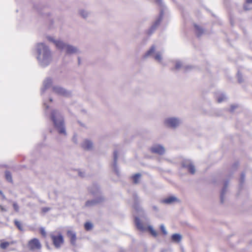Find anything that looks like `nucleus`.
Segmentation results:
<instances>
[{
    "label": "nucleus",
    "instance_id": "nucleus-1",
    "mask_svg": "<svg viewBox=\"0 0 252 252\" xmlns=\"http://www.w3.org/2000/svg\"><path fill=\"white\" fill-rule=\"evenodd\" d=\"M36 59L39 64L43 67L49 65L53 61V55L49 47L44 43H38L35 45Z\"/></svg>",
    "mask_w": 252,
    "mask_h": 252
},
{
    "label": "nucleus",
    "instance_id": "nucleus-2",
    "mask_svg": "<svg viewBox=\"0 0 252 252\" xmlns=\"http://www.w3.org/2000/svg\"><path fill=\"white\" fill-rule=\"evenodd\" d=\"M46 39L49 42L54 44L57 49L64 51L67 55L75 54L78 51L76 47L64 42L60 39H56L54 36L47 35Z\"/></svg>",
    "mask_w": 252,
    "mask_h": 252
},
{
    "label": "nucleus",
    "instance_id": "nucleus-3",
    "mask_svg": "<svg viewBox=\"0 0 252 252\" xmlns=\"http://www.w3.org/2000/svg\"><path fill=\"white\" fill-rule=\"evenodd\" d=\"M51 119L54 126L58 132L61 134L65 135L66 131L64 125L63 119L59 112L53 110L52 112Z\"/></svg>",
    "mask_w": 252,
    "mask_h": 252
},
{
    "label": "nucleus",
    "instance_id": "nucleus-4",
    "mask_svg": "<svg viewBox=\"0 0 252 252\" xmlns=\"http://www.w3.org/2000/svg\"><path fill=\"white\" fill-rule=\"evenodd\" d=\"M182 120L177 117H168L165 118L163 121L164 126L168 128L176 129L182 124Z\"/></svg>",
    "mask_w": 252,
    "mask_h": 252
},
{
    "label": "nucleus",
    "instance_id": "nucleus-5",
    "mask_svg": "<svg viewBox=\"0 0 252 252\" xmlns=\"http://www.w3.org/2000/svg\"><path fill=\"white\" fill-rule=\"evenodd\" d=\"M163 52L158 51L155 46H152L145 54V57L152 56L154 59L159 63H162Z\"/></svg>",
    "mask_w": 252,
    "mask_h": 252
},
{
    "label": "nucleus",
    "instance_id": "nucleus-6",
    "mask_svg": "<svg viewBox=\"0 0 252 252\" xmlns=\"http://www.w3.org/2000/svg\"><path fill=\"white\" fill-rule=\"evenodd\" d=\"M135 223L137 228L140 231H144L148 230L153 236L156 237L158 235V233L151 225H148L147 227L143 225L137 217H135Z\"/></svg>",
    "mask_w": 252,
    "mask_h": 252
},
{
    "label": "nucleus",
    "instance_id": "nucleus-7",
    "mask_svg": "<svg viewBox=\"0 0 252 252\" xmlns=\"http://www.w3.org/2000/svg\"><path fill=\"white\" fill-rule=\"evenodd\" d=\"M51 237L53 241L54 246L56 248H59L63 243V239L62 235L60 234L55 235L54 233L51 234Z\"/></svg>",
    "mask_w": 252,
    "mask_h": 252
},
{
    "label": "nucleus",
    "instance_id": "nucleus-8",
    "mask_svg": "<svg viewBox=\"0 0 252 252\" xmlns=\"http://www.w3.org/2000/svg\"><path fill=\"white\" fill-rule=\"evenodd\" d=\"M41 245L39 240L36 238L31 240L28 244V248L31 250L35 251L39 250Z\"/></svg>",
    "mask_w": 252,
    "mask_h": 252
},
{
    "label": "nucleus",
    "instance_id": "nucleus-9",
    "mask_svg": "<svg viewBox=\"0 0 252 252\" xmlns=\"http://www.w3.org/2000/svg\"><path fill=\"white\" fill-rule=\"evenodd\" d=\"M183 166L186 168L191 174L195 172V168L190 160L186 159L183 162Z\"/></svg>",
    "mask_w": 252,
    "mask_h": 252
},
{
    "label": "nucleus",
    "instance_id": "nucleus-10",
    "mask_svg": "<svg viewBox=\"0 0 252 252\" xmlns=\"http://www.w3.org/2000/svg\"><path fill=\"white\" fill-rule=\"evenodd\" d=\"M52 89L53 93L58 95L67 96L68 94V93L65 89L60 86H54Z\"/></svg>",
    "mask_w": 252,
    "mask_h": 252
},
{
    "label": "nucleus",
    "instance_id": "nucleus-11",
    "mask_svg": "<svg viewBox=\"0 0 252 252\" xmlns=\"http://www.w3.org/2000/svg\"><path fill=\"white\" fill-rule=\"evenodd\" d=\"M161 202L167 204H172L180 202V200L175 196H169L163 199Z\"/></svg>",
    "mask_w": 252,
    "mask_h": 252
},
{
    "label": "nucleus",
    "instance_id": "nucleus-12",
    "mask_svg": "<svg viewBox=\"0 0 252 252\" xmlns=\"http://www.w3.org/2000/svg\"><path fill=\"white\" fill-rule=\"evenodd\" d=\"M151 151L152 153L162 155L165 152L164 148L160 145H156L151 148Z\"/></svg>",
    "mask_w": 252,
    "mask_h": 252
},
{
    "label": "nucleus",
    "instance_id": "nucleus-13",
    "mask_svg": "<svg viewBox=\"0 0 252 252\" xmlns=\"http://www.w3.org/2000/svg\"><path fill=\"white\" fill-rule=\"evenodd\" d=\"M82 147L87 150H92L93 148V142L89 139H85L82 144Z\"/></svg>",
    "mask_w": 252,
    "mask_h": 252
},
{
    "label": "nucleus",
    "instance_id": "nucleus-14",
    "mask_svg": "<svg viewBox=\"0 0 252 252\" xmlns=\"http://www.w3.org/2000/svg\"><path fill=\"white\" fill-rule=\"evenodd\" d=\"M52 84V80L50 78L46 79L43 84V87L41 89L42 93H43L47 89H48Z\"/></svg>",
    "mask_w": 252,
    "mask_h": 252
},
{
    "label": "nucleus",
    "instance_id": "nucleus-15",
    "mask_svg": "<svg viewBox=\"0 0 252 252\" xmlns=\"http://www.w3.org/2000/svg\"><path fill=\"white\" fill-rule=\"evenodd\" d=\"M78 12L79 15L84 19L87 18L90 15V12L83 8L79 9Z\"/></svg>",
    "mask_w": 252,
    "mask_h": 252
},
{
    "label": "nucleus",
    "instance_id": "nucleus-16",
    "mask_svg": "<svg viewBox=\"0 0 252 252\" xmlns=\"http://www.w3.org/2000/svg\"><path fill=\"white\" fill-rule=\"evenodd\" d=\"M67 236L70 238L71 243L73 244L76 240L75 234L73 231H68L67 232Z\"/></svg>",
    "mask_w": 252,
    "mask_h": 252
},
{
    "label": "nucleus",
    "instance_id": "nucleus-17",
    "mask_svg": "<svg viewBox=\"0 0 252 252\" xmlns=\"http://www.w3.org/2000/svg\"><path fill=\"white\" fill-rule=\"evenodd\" d=\"M172 240L175 242H179L181 241L182 237L179 234H174L172 236Z\"/></svg>",
    "mask_w": 252,
    "mask_h": 252
},
{
    "label": "nucleus",
    "instance_id": "nucleus-18",
    "mask_svg": "<svg viewBox=\"0 0 252 252\" xmlns=\"http://www.w3.org/2000/svg\"><path fill=\"white\" fill-rule=\"evenodd\" d=\"M117 158H118V154L116 152H115L114 153V164H113V167H114V169L116 173L117 174H118V169H117V168L116 166V161L117 160Z\"/></svg>",
    "mask_w": 252,
    "mask_h": 252
},
{
    "label": "nucleus",
    "instance_id": "nucleus-19",
    "mask_svg": "<svg viewBox=\"0 0 252 252\" xmlns=\"http://www.w3.org/2000/svg\"><path fill=\"white\" fill-rule=\"evenodd\" d=\"M217 100L219 103H221L225 101L227 97L224 94H220L217 96Z\"/></svg>",
    "mask_w": 252,
    "mask_h": 252
},
{
    "label": "nucleus",
    "instance_id": "nucleus-20",
    "mask_svg": "<svg viewBox=\"0 0 252 252\" xmlns=\"http://www.w3.org/2000/svg\"><path fill=\"white\" fill-rule=\"evenodd\" d=\"M12 243L8 242H3L0 243V247L2 249H6Z\"/></svg>",
    "mask_w": 252,
    "mask_h": 252
},
{
    "label": "nucleus",
    "instance_id": "nucleus-21",
    "mask_svg": "<svg viewBox=\"0 0 252 252\" xmlns=\"http://www.w3.org/2000/svg\"><path fill=\"white\" fill-rule=\"evenodd\" d=\"M140 177H141V175L140 174H135L133 177V183H135V184L138 183L139 182V181Z\"/></svg>",
    "mask_w": 252,
    "mask_h": 252
},
{
    "label": "nucleus",
    "instance_id": "nucleus-22",
    "mask_svg": "<svg viewBox=\"0 0 252 252\" xmlns=\"http://www.w3.org/2000/svg\"><path fill=\"white\" fill-rule=\"evenodd\" d=\"M162 18V15L161 14L159 17V18L155 22L154 25H153L152 28L153 29H155L160 23Z\"/></svg>",
    "mask_w": 252,
    "mask_h": 252
},
{
    "label": "nucleus",
    "instance_id": "nucleus-23",
    "mask_svg": "<svg viewBox=\"0 0 252 252\" xmlns=\"http://www.w3.org/2000/svg\"><path fill=\"white\" fill-rule=\"evenodd\" d=\"M195 28L196 33L198 35H200L202 33H203V30L202 28L197 25H195Z\"/></svg>",
    "mask_w": 252,
    "mask_h": 252
},
{
    "label": "nucleus",
    "instance_id": "nucleus-24",
    "mask_svg": "<svg viewBox=\"0 0 252 252\" xmlns=\"http://www.w3.org/2000/svg\"><path fill=\"white\" fill-rule=\"evenodd\" d=\"M100 201H95V200H91V201H88L86 203V205L87 206H91L92 205H94L96 203L100 202Z\"/></svg>",
    "mask_w": 252,
    "mask_h": 252
},
{
    "label": "nucleus",
    "instance_id": "nucleus-25",
    "mask_svg": "<svg viewBox=\"0 0 252 252\" xmlns=\"http://www.w3.org/2000/svg\"><path fill=\"white\" fill-rule=\"evenodd\" d=\"M85 228L86 230H91L92 227H93V225L90 222H86L85 224Z\"/></svg>",
    "mask_w": 252,
    "mask_h": 252
},
{
    "label": "nucleus",
    "instance_id": "nucleus-26",
    "mask_svg": "<svg viewBox=\"0 0 252 252\" xmlns=\"http://www.w3.org/2000/svg\"><path fill=\"white\" fill-rule=\"evenodd\" d=\"M183 66L182 63L179 61H177L175 63V68L177 69H179L181 68L182 66Z\"/></svg>",
    "mask_w": 252,
    "mask_h": 252
},
{
    "label": "nucleus",
    "instance_id": "nucleus-27",
    "mask_svg": "<svg viewBox=\"0 0 252 252\" xmlns=\"http://www.w3.org/2000/svg\"><path fill=\"white\" fill-rule=\"evenodd\" d=\"M5 178L8 181L10 182H12V177L9 172L7 171L5 172Z\"/></svg>",
    "mask_w": 252,
    "mask_h": 252
},
{
    "label": "nucleus",
    "instance_id": "nucleus-28",
    "mask_svg": "<svg viewBox=\"0 0 252 252\" xmlns=\"http://www.w3.org/2000/svg\"><path fill=\"white\" fill-rule=\"evenodd\" d=\"M160 228L164 235H166L167 234V232L166 228L163 224L160 225Z\"/></svg>",
    "mask_w": 252,
    "mask_h": 252
},
{
    "label": "nucleus",
    "instance_id": "nucleus-29",
    "mask_svg": "<svg viewBox=\"0 0 252 252\" xmlns=\"http://www.w3.org/2000/svg\"><path fill=\"white\" fill-rule=\"evenodd\" d=\"M249 3H252V0H246V4L244 5V8L246 10L249 9V8L247 7V4Z\"/></svg>",
    "mask_w": 252,
    "mask_h": 252
},
{
    "label": "nucleus",
    "instance_id": "nucleus-30",
    "mask_svg": "<svg viewBox=\"0 0 252 252\" xmlns=\"http://www.w3.org/2000/svg\"><path fill=\"white\" fill-rule=\"evenodd\" d=\"M15 224L19 229H20V230L22 229L21 224L19 221H18L17 220H15Z\"/></svg>",
    "mask_w": 252,
    "mask_h": 252
},
{
    "label": "nucleus",
    "instance_id": "nucleus-31",
    "mask_svg": "<svg viewBox=\"0 0 252 252\" xmlns=\"http://www.w3.org/2000/svg\"><path fill=\"white\" fill-rule=\"evenodd\" d=\"M13 208L14 209V210L18 212L19 211V206L18 205V204L16 203H14L13 204Z\"/></svg>",
    "mask_w": 252,
    "mask_h": 252
},
{
    "label": "nucleus",
    "instance_id": "nucleus-32",
    "mask_svg": "<svg viewBox=\"0 0 252 252\" xmlns=\"http://www.w3.org/2000/svg\"><path fill=\"white\" fill-rule=\"evenodd\" d=\"M40 231L41 234L43 236H45L46 235V232L43 228H41L40 229Z\"/></svg>",
    "mask_w": 252,
    "mask_h": 252
},
{
    "label": "nucleus",
    "instance_id": "nucleus-33",
    "mask_svg": "<svg viewBox=\"0 0 252 252\" xmlns=\"http://www.w3.org/2000/svg\"><path fill=\"white\" fill-rule=\"evenodd\" d=\"M50 208H48V207H44V208H43L42 210V211L44 212V213H45V212H48V211L50 210Z\"/></svg>",
    "mask_w": 252,
    "mask_h": 252
},
{
    "label": "nucleus",
    "instance_id": "nucleus-34",
    "mask_svg": "<svg viewBox=\"0 0 252 252\" xmlns=\"http://www.w3.org/2000/svg\"><path fill=\"white\" fill-rule=\"evenodd\" d=\"M0 209L1 212H6V209L1 205H0Z\"/></svg>",
    "mask_w": 252,
    "mask_h": 252
},
{
    "label": "nucleus",
    "instance_id": "nucleus-35",
    "mask_svg": "<svg viewBox=\"0 0 252 252\" xmlns=\"http://www.w3.org/2000/svg\"><path fill=\"white\" fill-rule=\"evenodd\" d=\"M224 191H225V189H223L222 190V192L221 193V201H222V199H223V195L224 193Z\"/></svg>",
    "mask_w": 252,
    "mask_h": 252
},
{
    "label": "nucleus",
    "instance_id": "nucleus-36",
    "mask_svg": "<svg viewBox=\"0 0 252 252\" xmlns=\"http://www.w3.org/2000/svg\"><path fill=\"white\" fill-rule=\"evenodd\" d=\"M156 1L159 3V4H160L161 3V0H156Z\"/></svg>",
    "mask_w": 252,
    "mask_h": 252
},
{
    "label": "nucleus",
    "instance_id": "nucleus-37",
    "mask_svg": "<svg viewBox=\"0 0 252 252\" xmlns=\"http://www.w3.org/2000/svg\"><path fill=\"white\" fill-rule=\"evenodd\" d=\"M244 176L243 175H242L241 179L244 180Z\"/></svg>",
    "mask_w": 252,
    "mask_h": 252
},
{
    "label": "nucleus",
    "instance_id": "nucleus-38",
    "mask_svg": "<svg viewBox=\"0 0 252 252\" xmlns=\"http://www.w3.org/2000/svg\"><path fill=\"white\" fill-rule=\"evenodd\" d=\"M184 67H185V69L186 70H187V66H184Z\"/></svg>",
    "mask_w": 252,
    "mask_h": 252
},
{
    "label": "nucleus",
    "instance_id": "nucleus-39",
    "mask_svg": "<svg viewBox=\"0 0 252 252\" xmlns=\"http://www.w3.org/2000/svg\"><path fill=\"white\" fill-rule=\"evenodd\" d=\"M134 208H135V210H137V209L136 208V205L134 206Z\"/></svg>",
    "mask_w": 252,
    "mask_h": 252
},
{
    "label": "nucleus",
    "instance_id": "nucleus-40",
    "mask_svg": "<svg viewBox=\"0 0 252 252\" xmlns=\"http://www.w3.org/2000/svg\"><path fill=\"white\" fill-rule=\"evenodd\" d=\"M239 81L241 82L242 81L240 80V79L239 78Z\"/></svg>",
    "mask_w": 252,
    "mask_h": 252
},
{
    "label": "nucleus",
    "instance_id": "nucleus-41",
    "mask_svg": "<svg viewBox=\"0 0 252 252\" xmlns=\"http://www.w3.org/2000/svg\"><path fill=\"white\" fill-rule=\"evenodd\" d=\"M44 105H45L46 107H48V106H46L45 103H44Z\"/></svg>",
    "mask_w": 252,
    "mask_h": 252
},
{
    "label": "nucleus",
    "instance_id": "nucleus-42",
    "mask_svg": "<svg viewBox=\"0 0 252 252\" xmlns=\"http://www.w3.org/2000/svg\"><path fill=\"white\" fill-rule=\"evenodd\" d=\"M0 194H2V192H1L0 190Z\"/></svg>",
    "mask_w": 252,
    "mask_h": 252
}]
</instances>
